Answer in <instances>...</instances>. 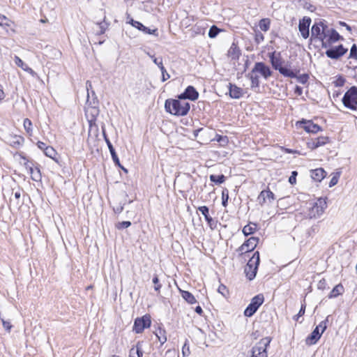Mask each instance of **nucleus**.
Instances as JSON below:
<instances>
[{"label": "nucleus", "mask_w": 357, "mask_h": 357, "mask_svg": "<svg viewBox=\"0 0 357 357\" xmlns=\"http://www.w3.org/2000/svg\"><path fill=\"white\" fill-rule=\"evenodd\" d=\"M258 74L265 79H267L272 76L273 71L271 67L264 62H256L252 70L245 75V77L251 82V89H252L259 87L260 82Z\"/></svg>", "instance_id": "obj_1"}, {"label": "nucleus", "mask_w": 357, "mask_h": 357, "mask_svg": "<svg viewBox=\"0 0 357 357\" xmlns=\"http://www.w3.org/2000/svg\"><path fill=\"white\" fill-rule=\"evenodd\" d=\"M183 99L168 98L165 102V109L166 112L177 116H186L190 109L188 102L182 101Z\"/></svg>", "instance_id": "obj_2"}, {"label": "nucleus", "mask_w": 357, "mask_h": 357, "mask_svg": "<svg viewBox=\"0 0 357 357\" xmlns=\"http://www.w3.org/2000/svg\"><path fill=\"white\" fill-rule=\"evenodd\" d=\"M328 30V25L324 20H319V22H315L311 28V41H320L321 44L324 43L326 39V31Z\"/></svg>", "instance_id": "obj_3"}, {"label": "nucleus", "mask_w": 357, "mask_h": 357, "mask_svg": "<svg viewBox=\"0 0 357 357\" xmlns=\"http://www.w3.org/2000/svg\"><path fill=\"white\" fill-rule=\"evenodd\" d=\"M342 104L346 108L353 111L357 110V86H352L344 93Z\"/></svg>", "instance_id": "obj_4"}, {"label": "nucleus", "mask_w": 357, "mask_h": 357, "mask_svg": "<svg viewBox=\"0 0 357 357\" xmlns=\"http://www.w3.org/2000/svg\"><path fill=\"white\" fill-rule=\"evenodd\" d=\"M272 338L266 337L260 340L252 349L251 357H268L267 347L269 346Z\"/></svg>", "instance_id": "obj_5"}, {"label": "nucleus", "mask_w": 357, "mask_h": 357, "mask_svg": "<svg viewBox=\"0 0 357 357\" xmlns=\"http://www.w3.org/2000/svg\"><path fill=\"white\" fill-rule=\"evenodd\" d=\"M264 301V296L262 294H259L255 296L249 305L244 310V316L247 317H252L257 311L259 307L263 304Z\"/></svg>", "instance_id": "obj_6"}, {"label": "nucleus", "mask_w": 357, "mask_h": 357, "mask_svg": "<svg viewBox=\"0 0 357 357\" xmlns=\"http://www.w3.org/2000/svg\"><path fill=\"white\" fill-rule=\"evenodd\" d=\"M151 326V317L149 314H146L141 317H137L134 320L132 331L135 333H142L146 328Z\"/></svg>", "instance_id": "obj_7"}, {"label": "nucleus", "mask_w": 357, "mask_h": 357, "mask_svg": "<svg viewBox=\"0 0 357 357\" xmlns=\"http://www.w3.org/2000/svg\"><path fill=\"white\" fill-rule=\"evenodd\" d=\"M347 52L348 49L344 47L342 44H340L336 46L328 47L325 54L329 59L338 60L342 57Z\"/></svg>", "instance_id": "obj_8"}, {"label": "nucleus", "mask_w": 357, "mask_h": 357, "mask_svg": "<svg viewBox=\"0 0 357 357\" xmlns=\"http://www.w3.org/2000/svg\"><path fill=\"white\" fill-rule=\"evenodd\" d=\"M270 63L272 66V68L278 70L279 73H287V71L282 68V65L284 63L281 56L280 52L273 51L272 52H269L268 54Z\"/></svg>", "instance_id": "obj_9"}, {"label": "nucleus", "mask_w": 357, "mask_h": 357, "mask_svg": "<svg viewBox=\"0 0 357 357\" xmlns=\"http://www.w3.org/2000/svg\"><path fill=\"white\" fill-rule=\"evenodd\" d=\"M296 125V126L302 128L308 133L316 134L319 131H322V128L319 125L314 123L312 120L302 119L301 120L298 121Z\"/></svg>", "instance_id": "obj_10"}, {"label": "nucleus", "mask_w": 357, "mask_h": 357, "mask_svg": "<svg viewBox=\"0 0 357 357\" xmlns=\"http://www.w3.org/2000/svg\"><path fill=\"white\" fill-rule=\"evenodd\" d=\"M340 40H344V38L333 28L329 29L326 31V39L322 43V48H328L333 43Z\"/></svg>", "instance_id": "obj_11"}, {"label": "nucleus", "mask_w": 357, "mask_h": 357, "mask_svg": "<svg viewBox=\"0 0 357 357\" xmlns=\"http://www.w3.org/2000/svg\"><path fill=\"white\" fill-rule=\"evenodd\" d=\"M86 104L89 109L86 111V117L97 118L100 113L99 100L98 97H95L93 100L86 99Z\"/></svg>", "instance_id": "obj_12"}, {"label": "nucleus", "mask_w": 357, "mask_h": 357, "mask_svg": "<svg viewBox=\"0 0 357 357\" xmlns=\"http://www.w3.org/2000/svg\"><path fill=\"white\" fill-rule=\"evenodd\" d=\"M128 22L132 26L136 28L137 30L143 32L145 34L158 36V30L157 28L151 29L149 27L144 26L142 22L135 20L132 18H131Z\"/></svg>", "instance_id": "obj_13"}, {"label": "nucleus", "mask_w": 357, "mask_h": 357, "mask_svg": "<svg viewBox=\"0 0 357 357\" xmlns=\"http://www.w3.org/2000/svg\"><path fill=\"white\" fill-rule=\"evenodd\" d=\"M176 98L183 99V100H189L195 101L199 98V92L193 86L190 85L185 88L183 93L178 94Z\"/></svg>", "instance_id": "obj_14"}, {"label": "nucleus", "mask_w": 357, "mask_h": 357, "mask_svg": "<svg viewBox=\"0 0 357 357\" xmlns=\"http://www.w3.org/2000/svg\"><path fill=\"white\" fill-rule=\"evenodd\" d=\"M197 211H200L204 215L208 227L211 229L214 230L217 227L218 220L213 219L209 214V208L207 206H201L197 208Z\"/></svg>", "instance_id": "obj_15"}, {"label": "nucleus", "mask_w": 357, "mask_h": 357, "mask_svg": "<svg viewBox=\"0 0 357 357\" xmlns=\"http://www.w3.org/2000/svg\"><path fill=\"white\" fill-rule=\"evenodd\" d=\"M101 128H102V136H103L104 140L105 141L107 146L109 149L112 160H113L114 165H119V158L117 155L115 149L114 148L112 142H110V140L106 133L105 125H102Z\"/></svg>", "instance_id": "obj_16"}, {"label": "nucleus", "mask_w": 357, "mask_h": 357, "mask_svg": "<svg viewBox=\"0 0 357 357\" xmlns=\"http://www.w3.org/2000/svg\"><path fill=\"white\" fill-rule=\"evenodd\" d=\"M331 142V139L327 136H319L317 138L312 139L310 141L307 142V146L311 150H314L319 146L326 145Z\"/></svg>", "instance_id": "obj_17"}, {"label": "nucleus", "mask_w": 357, "mask_h": 357, "mask_svg": "<svg viewBox=\"0 0 357 357\" xmlns=\"http://www.w3.org/2000/svg\"><path fill=\"white\" fill-rule=\"evenodd\" d=\"M311 24V18L309 17H304L300 20L298 24V29L301 32L302 37L305 39L307 38L310 36L309 28Z\"/></svg>", "instance_id": "obj_18"}, {"label": "nucleus", "mask_w": 357, "mask_h": 357, "mask_svg": "<svg viewBox=\"0 0 357 357\" xmlns=\"http://www.w3.org/2000/svg\"><path fill=\"white\" fill-rule=\"evenodd\" d=\"M148 55L152 59L153 62L159 68V70H161V73H162L161 81L162 82H164L166 80H167L170 77V75L168 74L165 66H163L162 58V57H155L154 55H151L149 53H148Z\"/></svg>", "instance_id": "obj_19"}, {"label": "nucleus", "mask_w": 357, "mask_h": 357, "mask_svg": "<svg viewBox=\"0 0 357 357\" xmlns=\"http://www.w3.org/2000/svg\"><path fill=\"white\" fill-rule=\"evenodd\" d=\"M228 89L229 96L233 99H239L243 97L244 94L243 89L237 86L235 84L229 83Z\"/></svg>", "instance_id": "obj_20"}, {"label": "nucleus", "mask_w": 357, "mask_h": 357, "mask_svg": "<svg viewBox=\"0 0 357 357\" xmlns=\"http://www.w3.org/2000/svg\"><path fill=\"white\" fill-rule=\"evenodd\" d=\"M322 332L319 331L318 328H315L312 333L307 337L305 343L307 345L315 344L321 338Z\"/></svg>", "instance_id": "obj_21"}, {"label": "nucleus", "mask_w": 357, "mask_h": 357, "mask_svg": "<svg viewBox=\"0 0 357 357\" xmlns=\"http://www.w3.org/2000/svg\"><path fill=\"white\" fill-rule=\"evenodd\" d=\"M326 175V172L322 167L310 170L311 178L317 182H321Z\"/></svg>", "instance_id": "obj_22"}, {"label": "nucleus", "mask_w": 357, "mask_h": 357, "mask_svg": "<svg viewBox=\"0 0 357 357\" xmlns=\"http://www.w3.org/2000/svg\"><path fill=\"white\" fill-rule=\"evenodd\" d=\"M282 68H284L287 72L285 73H280L282 75L285 77L292 78L296 77V73H299V69H292L291 68V63L290 61H287L284 65H282Z\"/></svg>", "instance_id": "obj_23"}, {"label": "nucleus", "mask_w": 357, "mask_h": 357, "mask_svg": "<svg viewBox=\"0 0 357 357\" xmlns=\"http://www.w3.org/2000/svg\"><path fill=\"white\" fill-rule=\"evenodd\" d=\"M260 264V254L259 251H255L252 256L248 260L247 264L255 266L254 271L252 272L253 274H257Z\"/></svg>", "instance_id": "obj_24"}, {"label": "nucleus", "mask_w": 357, "mask_h": 357, "mask_svg": "<svg viewBox=\"0 0 357 357\" xmlns=\"http://www.w3.org/2000/svg\"><path fill=\"white\" fill-rule=\"evenodd\" d=\"M15 63L16 66L21 68L23 70L29 73L33 77L37 76V73L31 68L26 63H25L19 56H15Z\"/></svg>", "instance_id": "obj_25"}, {"label": "nucleus", "mask_w": 357, "mask_h": 357, "mask_svg": "<svg viewBox=\"0 0 357 357\" xmlns=\"http://www.w3.org/2000/svg\"><path fill=\"white\" fill-rule=\"evenodd\" d=\"M259 241V237L251 236L244 242V246H246L245 252H250L255 250Z\"/></svg>", "instance_id": "obj_26"}, {"label": "nucleus", "mask_w": 357, "mask_h": 357, "mask_svg": "<svg viewBox=\"0 0 357 357\" xmlns=\"http://www.w3.org/2000/svg\"><path fill=\"white\" fill-rule=\"evenodd\" d=\"M241 54V52L238 45L233 43L227 52V56L231 59V60H238Z\"/></svg>", "instance_id": "obj_27"}, {"label": "nucleus", "mask_w": 357, "mask_h": 357, "mask_svg": "<svg viewBox=\"0 0 357 357\" xmlns=\"http://www.w3.org/2000/svg\"><path fill=\"white\" fill-rule=\"evenodd\" d=\"M257 229V224L252 222H249L248 225L243 227L242 232L245 236H248L255 234Z\"/></svg>", "instance_id": "obj_28"}, {"label": "nucleus", "mask_w": 357, "mask_h": 357, "mask_svg": "<svg viewBox=\"0 0 357 357\" xmlns=\"http://www.w3.org/2000/svg\"><path fill=\"white\" fill-rule=\"evenodd\" d=\"M344 292V286L342 284V283H339L333 288L328 294V298L330 299L337 298L338 296L342 295Z\"/></svg>", "instance_id": "obj_29"}, {"label": "nucleus", "mask_w": 357, "mask_h": 357, "mask_svg": "<svg viewBox=\"0 0 357 357\" xmlns=\"http://www.w3.org/2000/svg\"><path fill=\"white\" fill-rule=\"evenodd\" d=\"M179 291L182 298L189 304H194L197 303V300L194 295L188 291L181 290L179 289Z\"/></svg>", "instance_id": "obj_30"}, {"label": "nucleus", "mask_w": 357, "mask_h": 357, "mask_svg": "<svg viewBox=\"0 0 357 357\" xmlns=\"http://www.w3.org/2000/svg\"><path fill=\"white\" fill-rule=\"evenodd\" d=\"M319 202L320 206H319L317 203H315L312 208V213L316 210L317 215H320L324 213V209L326 208V202L325 201H322L321 198L319 199Z\"/></svg>", "instance_id": "obj_31"}, {"label": "nucleus", "mask_w": 357, "mask_h": 357, "mask_svg": "<svg viewBox=\"0 0 357 357\" xmlns=\"http://www.w3.org/2000/svg\"><path fill=\"white\" fill-rule=\"evenodd\" d=\"M88 123H89V136L91 135V130L93 128H95V136L98 137V126L96 124L97 118L93 117H87Z\"/></svg>", "instance_id": "obj_32"}, {"label": "nucleus", "mask_w": 357, "mask_h": 357, "mask_svg": "<svg viewBox=\"0 0 357 357\" xmlns=\"http://www.w3.org/2000/svg\"><path fill=\"white\" fill-rule=\"evenodd\" d=\"M158 340L160 341L161 345L167 342L166 331L161 327H158L155 333Z\"/></svg>", "instance_id": "obj_33"}, {"label": "nucleus", "mask_w": 357, "mask_h": 357, "mask_svg": "<svg viewBox=\"0 0 357 357\" xmlns=\"http://www.w3.org/2000/svg\"><path fill=\"white\" fill-rule=\"evenodd\" d=\"M24 138L20 135H15L10 142V146L13 148L18 149L20 148L24 143Z\"/></svg>", "instance_id": "obj_34"}, {"label": "nucleus", "mask_w": 357, "mask_h": 357, "mask_svg": "<svg viewBox=\"0 0 357 357\" xmlns=\"http://www.w3.org/2000/svg\"><path fill=\"white\" fill-rule=\"evenodd\" d=\"M210 181L216 185L223 183L226 180V176L224 174H211L209 176Z\"/></svg>", "instance_id": "obj_35"}, {"label": "nucleus", "mask_w": 357, "mask_h": 357, "mask_svg": "<svg viewBox=\"0 0 357 357\" xmlns=\"http://www.w3.org/2000/svg\"><path fill=\"white\" fill-rule=\"evenodd\" d=\"M255 266H252V265H248V264H246V266L245 267L244 273L245 274L247 279L249 281L253 280L256 277L257 274L252 273V272L254 271L253 269L255 268Z\"/></svg>", "instance_id": "obj_36"}, {"label": "nucleus", "mask_w": 357, "mask_h": 357, "mask_svg": "<svg viewBox=\"0 0 357 357\" xmlns=\"http://www.w3.org/2000/svg\"><path fill=\"white\" fill-rule=\"evenodd\" d=\"M16 155H18L24 161V166L26 169L31 165L35 166L36 162L33 160H29L23 152H17Z\"/></svg>", "instance_id": "obj_37"}, {"label": "nucleus", "mask_w": 357, "mask_h": 357, "mask_svg": "<svg viewBox=\"0 0 357 357\" xmlns=\"http://www.w3.org/2000/svg\"><path fill=\"white\" fill-rule=\"evenodd\" d=\"M271 20L268 18H263L259 20V26L263 31H267L270 29Z\"/></svg>", "instance_id": "obj_38"}, {"label": "nucleus", "mask_w": 357, "mask_h": 357, "mask_svg": "<svg viewBox=\"0 0 357 357\" xmlns=\"http://www.w3.org/2000/svg\"><path fill=\"white\" fill-rule=\"evenodd\" d=\"M105 18L106 17H105L102 22L97 23L100 27V31L97 32V35L98 36L104 34L106 30L108 29L109 23L106 22Z\"/></svg>", "instance_id": "obj_39"}, {"label": "nucleus", "mask_w": 357, "mask_h": 357, "mask_svg": "<svg viewBox=\"0 0 357 357\" xmlns=\"http://www.w3.org/2000/svg\"><path fill=\"white\" fill-rule=\"evenodd\" d=\"M144 342L143 341H138L134 347V349L135 351V354L137 355L136 357H143V354L144 353L142 345Z\"/></svg>", "instance_id": "obj_40"}, {"label": "nucleus", "mask_w": 357, "mask_h": 357, "mask_svg": "<svg viewBox=\"0 0 357 357\" xmlns=\"http://www.w3.org/2000/svg\"><path fill=\"white\" fill-rule=\"evenodd\" d=\"M223 30L218 28L216 25H213L210 27L208 31V37L211 38H215L219 33L222 31Z\"/></svg>", "instance_id": "obj_41"}, {"label": "nucleus", "mask_w": 357, "mask_h": 357, "mask_svg": "<svg viewBox=\"0 0 357 357\" xmlns=\"http://www.w3.org/2000/svg\"><path fill=\"white\" fill-rule=\"evenodd\" d=\"M229 198V190L225 188L222 190V205L224 207H226L228 205Z\"/></svg>", "instance_id": "obj_42"}, {"label": "nucleus", "mask_w": 357, "mask_h": 357, "mask_svg": "<svg viewBox=\"0 0 357 357\" xmlns=\"http://www.w3.org/2000/svg\"><path fill=\"white\" fill-rule=\"evenodd\" d=\"M215 140L222 146H226L229 142L228 137L226 135H216Z\"/></svg>", "instance_id": "obj_43"}, {"label": "nucleus", "mask_w": 357, "mask_h": 357, "mask_svg": "<svg viewBox=\"0 0 357 357\" xmlns=\"http://www.w3.org/2000/svg\"><path fill=\"white\" fill-rule=\"evenodd\" d=\"M44 154L50 158H54V157L58 155L56 151L51 146H48L44 152Z\"/></svg>", "instance_id": "obj_44"}, {"label": "nucleus", "mask_w": 357, "mask_h": 357, "mask_svg": "<svg viewBox=\"0 0 357 357\" xmlns=\"http://www.w3.org/2000/svg\"><path fill=\"white\" fill-rule=\"evenodd\" d=\"M24 130H26V132L29 135H31V133H32V122L30 119H25L24 120Z\"/></svg>", "instance_id": "obj_45"}, {"label": "nucleus", "mask_w": 357, "mask_h": 357, "mask_svg": "<svg viewBox=\"0 0 357 357\" xmlns=\"http://www.w3.org/2000/svg\"><path fill=\"white\" fill-rule=\"evenodd\" d=\"M298 73H296V77H294V78H296L299 83L305 84L309 79V75L307 73H303L298 75Z\"/></svg>", "instance_id": "obj_46"}, {"label": "nucleus", "mask_w": 357, "mask_h": 357, "mask_svg": "<svg viewBox=\"0 0 357 357\" xmlns=\"http://www.w3.org/2000/svg\"><path fill=\"white\" fill-rule=\"evenodd\" d=\"M152 282L155 284L154 285L155 291L159 293L160 291V289L162 287V284L160 282V280H159V278H158V275L157 274H155L153 275V279H152Z\"/></svg>", "instance_id": "obj_47"}, {"label": "nucleus", "mask_w": 357, "mask_h": 357, "mask_svg": "<svg viewBox=\"0 0 357 357\" xmlns=\"http://www.w3.org/2000/svg\"><path fill=\"white\" fill-rule=\"evenodd\" d=\"M190 354V346L188 340L186 339L183 347H182V355L183 357H188Z\"/></svg>", "instance_id": "obj_48"}, {"label": "nucleus", "mask_w": 357, "mask_h": 357, "mask_svg": "<svg viewBox=\"0 0 357 357\" xmlns=\"http://www.w3.org/2000/svg\"><path fill=\"white\" fill-rule=\"evenodd\" d=\"M346 79L342 75H338L333 84L335 87H341L344 85Z\"/></svg>", "instance_id": "obj_49"}, {"label": "nucleus", "mask_w": 357, "mask_h": 357, "mask_svg": "<svg viewBox=\"0 0 357 357\" xmlns=\"http://www.w3.org/2000/svg\"><path fill=\"white\" fill-rule=\"evenodd\" d=\"M132 223L130 221H122V222H119L118 223L116 224V228L119 230H122V229H126L128 227H129L130 226H131Z\"/></svg>", "instance_id": "obj_50"}, {"label": "nucleus", "mask_w": 357, "mask_h": 357, "mask_svg": "<svg viewBox=\"0 0 357 357\" xmlns=\"http://www.w3.org/2000/svg\"><path fill=\"white\" fill-rule=\"evenodd\" d=\"M218 291L225 298H227L228 296H229V290L227 289V287L221 284L218 289Z\"/></svg>", "instance_id": "obj_51"}, {"label": "nucleus", "mask_w": 357, "mask_h": 357, "mask_svg": "<svg viewBox=\"0 0 357 357\" xmlns=\"http://www.w3.org/2000/svg\"><path fill=\"white\" fill-rule=\"evenodd\" d=\"M349 59H357V45L355 43L352 45L350 49Z\"/></svg>", "instance_id": "obj_52"}, {"label": "nucleus", "mask_w": 357, "mask_h": 357, "mask_svg": "<svg viewBox=\"0 0 357 357\" xmlns=\"http://www.w3.org/2000/svg\"><path fill=\"white\" fill-rule=\"evenodd\" d=\"M266 199V190H263L262 191H261V192L259 193V195L257 197V200L261 206H263L265 204Z\"/></svg>", "instance_id": "obj_53"}, {"label": "nucleus", "mask_w": 357, "mask_h": 357, "mask_svg": "<svg viewBox=\"0 0 357 357\" xmlns=\"http://www.w3.org/2000/svg\"><path fill=\"white\" fill-rule=\"evenodd\" d=\"M317 288L319 290H325L329 289V287L327 285L326 280L324 278H322L319 281Z\"/></svg>", "instance_id": "obj_54"}, {"label": "nucleus", "mask_w": 357, "mask_h": 357, "mask_svg": "<svg viewBox=\"0 0 357 357\" xmlns=\"http://www.w3.org/2000/svg\"><path fill=\"white\" fill-rule=\"evenodd\" d=\"M339 177H340V174H339V173H337L335 175H334V176L331 178V181H330V182H329V185H328V186H329L330 188H331V187H333V186L335 185L337 183V182H338Z\"/></svg>", "instance_id": "obj_55"}, {"label": "nucleus", "mask_w": 357, "mask_h": 357, "mask_svg": "<svg viewBox=\"0 0 357 357\" xmlns=\"http://www.w3.org/2000/svg\"><path fill=\"white\" fill-rule=\"evenodd\" d=\"M298 175V172L296 171L291 172V176L289 177V183L291 185H294L296 183V176Z\"/></svg>", "instance_id": "obj_56"}, {"label": "nucleus", "mask_w": 357, "mask_h": 357, "mask_svg": "<svg viewBox=\"0 0 357 357\" xmlns=\"http://www.w3.org/2000/svg\"><path fill=\"white\" fill-rule=\"evenodd\" d=\"M280 149L285 153H290V154L296 153L298 155L301 154L300 151L298 150H296V149H291L286 148L284 146H281Z\"/></svg>", "instance_id": "obj_57"}, {"label": "nucleus", "mask_w": 357, "mask_h": 357, "mask_svg": "<svg viewBox=\"0 0 357 357\" xmlns=\"http://www.w3.org/2000/svg\"><path fill=\"white\" fill-rule=\"evenodd\" d=\"M264 36L259 31L255 32V40L257 44H259L261 41L264 40Z\"/></svg>", "instance_id": "obj_58"}, {"label": "nucleus", "mask_w": 357, "mask_h": 357, "mask_svg": "<svg viewBox=\"0 0 357 357\" xmlns=\"http://www.w3.org/2000/svg\"><path fill=\"white\" fill-rule=\"evenodd\" d=\"M266 198L271 202L272 200H274L275 199L274 193L269 190V188H267L266 190Z\"/></svg>", "instance_id": "obj_59"}, {"label": "nucleus", "mask_w": 357, "mask_h": 357, "mask_svg": "<svg viewBox=\"0 0 357 357\" xmlns=\"http://www.w3.org/2000/svg\"><path fill=\"white\" fill-rule=\"evenodd\" d=\"M124 208V204H119L116 206L113 207V211L115 213L119 214L121 213Z\"/></svg>", "instance_id": "obj_60"}, {"label": "nucleus", "mask_w": 357, "mask_h": 357, "mask_svg": "<svg viewBox=\"0 0 357 357\" xmlns=\"http://www.w3.org/2000/svg\"><path fill=\"white\" fill-rule=\"evenodd\" d=\"M86 88L87 90V99L88 98L90 99V93H91V91L93 90L92 84H91V81H89V80L86 81Z\"/></svg>", "instance_id": "obj_61"}, {"label": "nucleus", "mask_w": 357, "mask_h": 357, "mask_svg": "<svg viewBox=\"0 0 357 357\" xmlns=\"http://www.w3.org/2000/svg\"><path fill=\"white\" fill-rule=\"evenodd\" d=\"M305 309H306V303H305V299H303V301L301 302V308H300V310H299V312H298V313H299L302 317L305 314Z\"/></svg>", "instance_id": "obj_62"}, {"label": "nucleus", "mask_w": 357, "mask_h": 357, "mask_svg": "<svg viewBox=\"0 0 357 357\" xmlns=\"http://www.w3.org/2000/svg\"><path fill=\"white\" fill-rule=\"evenodd\" d=\"M31 177L33 181H38L41 180L42 174L34 172L33 174L31 175Z\"/></svg>", "instance_id": "obj_63"}, {"label": "nucleus", "mask_w": 357, "mask_h": 357, "mask_svg": "<svg viewBox=\"0 0 357 357\" xmlns=\"http://www.w3.org/2000/svg\"><path fill=\"white\" fill-rule=\"evenodd\" d=\"M36 145L38 149L43 151V153L45 151L47 147L48 146H47V144L45 142H41V141H38L37 142Z\"/></svg>", "instance_id": "obj_64"}]
</instances>
